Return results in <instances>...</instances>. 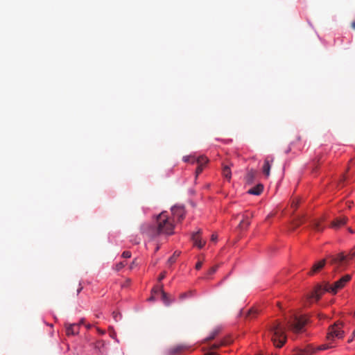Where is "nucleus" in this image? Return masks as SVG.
Wrapping results in <instances>:
<instances>
[{
	"instance_id": "ea45409f",
	"label": "nucleus",
	"mask_w": 355,
	"mask_h": 355,
	"mask_svg": "<svg viewBox=\"0 0 355 355\" xmlns=\"http://www.w3.org/2000/svg\"><path fill=\"white\" fill-rule=\"evenodd\" d=\"M297 206V202H293V204H292V207H295L296 208Z\"/></svg>"
},
{
	"instance_id": "f257e3e1",
	"label": "nucleus",
	"mask_w": 355,
	"mask_h": 355,
	"mask_svg": "<svg viewBox=\"0 0 355 355\" xmlns=\"http://www.w3.org/2000/svg\"><path fill=\"white\" fill-rule=\"evenodd\" d=\"M166 211H162L157 217L155 224L144 225L141 227L142 234L153 239L160 234L172 235L175 225Z\"/></svg>"
},
{
	"instance_id": "c03bdc74",
	"label": "nucleus",
	"mask_w": 355,
	"mask_h": 355,
	"mask_svg": "<svg viewBox=\"0 0 355 355\" xmlns=\"http://www.w3.org/2000/svg\"><path fill=\"white\" fill-rule=\"evenodd\" d=\"M349 232H350L351 233H354V232H353V230H352L349 229Z\"/></svg>"
},
{
	"instance_id": "0eeeda50",
	"label": "nucleus",
	"mask_w": 355,
	"mask_h": 355,
	"mask_svg": "<svg viewBox=\"0 0 355 355\" xmlns=\"http://www.w3.org/2000/svg\"><path fill=\"white\" fill-rule=\"evenodd\" d=\"M331 347H334V346L331 345L330 343L327 344L321 345L317 348H314L313 347L311 346H308L306 348L302 350L300 352L299 355H312L313 354L315 353L318 351L325 350L330 349Z\"/></svg>"
},
{
	"instance_id": "c9c22d12",
	"label": "nucleus",
	"mask_w": 355,
	"mask_h": 355,
	"mask_svg": "<svg viewBox=\"0 0 355 355\" xmlns=\"http://www.w3.org/2000/svg\"><path fill=\"white\" fill-rule=\"evenodd\" d=\"M205 355H218L217 353L216 352H207L205 354Z\"/></svg>"
},
{
	"instance_id": "cd10ccee",
	"label": "nucleus",
	"mask_w": 355,
	"mask_h": 355,
	"mask_svg": "<svg viewBox=\"0 0 355 355\" xmlns=\"http://www.w3.org/2000/svg\"><path fill=\"white\" fill-rule=\"evenodd\" d=\"M123 258H130L131 257V252L129 251H124L122 254Z\"/></svg>"
},
{
	"instance_id": "49530a36",
	"label": "nucleus",
	"mask_w": 355,
	"mask_h": 355,
	"mask_svg": "<svg viewBox=\"0 0 355 355\" xmlns=\"http://www.w3.org/2000/svg\"><path fill=\"white\" fill-rule=\"evenodd\" d=\"M159 248L157 246V247L156 248V251H157V250H159Z\"/></svg>"
},
{
	"instance_id": "393cba45",
	"label": "nucleus",
	"mask_w": 355,
	"mask_h": 355,
	"mask_svg": "<svg viewBox=\"0 0 355 355\" xmlns=\"http://www.w3.org/2000/svg\"><path fill=\"white\" fill-rule=\"evenodd\" d=\"M196 159L197 158H195L193 156H185V157H183V160L185 162H191L192 164L196 163Z\"/></svg>"
},
{
	"instance_id": "58836bf2",
	"label": "nucleus",
	"mask_w": 355,
	"mask_h": 355,
	"mask_svg": "<svg viewBox=\"0 0 355 355\" xmlns=\"http://www.w3.org/2000/svg\"><path fill=\"white\" fill-rule=\"evenodd\" d=\"M352 28L355 30V20L352 23Z\"/></svg>"
},
{
	"instance_id": "4468645a",
	"label": "nucleus",
	"mask_w": 355,
	"mask_h": 355,
	"mask_svg": "<svg viewBox=\"0 0 355 355\" xmlns=\"http://www.w3.org/2000/svg\"><path fill=\"white\" fill-rule=\"evenodd\" d=\"M347 218L345 216L337 218L331 223V227L338 229L347 223Z\"/></svg>"
},
{
	"instance_id": "aec40b11",
	"label": "nucleus",
	"mask_w": 355,
	"mask_h": 355,
	"mask_svg": "<svg viewBox=\"0 0 355 355\" xmlns=\"http://www.w3.org/2000/svg\"><path fill=\"white\" fill-rule=\"evenodd\" d=\"M220 331V329L219 327H217L215 329H214L211 332L210 335L205 339L206 341H209V340H214L215 338V337L219 334Z\"/></svg>"
},
{
	"instance_id": "7c9ffc66",
	"label": "nucleus",
	"mask_w": 355,
	"mask_h": 355,
	"mask_svg": "<svg viewBox=\"0 0 355 355\" xmlns=\"http://www.w3.org/2000/svg\"><path fill=\"white\" fill-rule=\"evenodd\" d=\"M166 277V272H163L160 274V275L158 277V281L161 282L163 279H164Z\"/></svg>"
},
{
	"instance_id": "2eb2a0df",
	"label": "nucleus",
	"mask_w": 355,
	"mask_h": 355,
	"mask_svg": "<svg viewBox=\"0 0 355 355\" xmlns=\"http://www.w3.org/2000/svg\"><path fill=\"white\" fill-rule=\"evenodd\" d=\"M263 187L261 184H257L256 187L250 189L248 193L252 195H260L261 192L263 191Z\"/></svg>"
},
{
	"instance_id": "72a5a7b5",
	"label": "nucleus",
	"mask_w": 355,
	"mask_h": 355,
	"mask_svg": "<svg viewBox=\"0 0 355 355\" xmlns=\"http://www.w3.org/2000/svg\"><path fill=\"white\" fill-rule=\"evenodd\" d=\"M137 264V260L136 259H134L132 261V262L131 263L130 266V269H132L134 268L135 266H136Z\"/></svg>"
},
{
	"instance_id": "a18cd8bd",
	"label": "nucleus",
	"mask_w": 355,
	"mask_h": 355,
	"mask_svg": "<svg viewBox=\"0 0 355 355\" xmlns=\"http://www.w3.org/2000/svg\"><path fill=\"white\" fill-rule=\"evenodd\" d=\"M353 336H355V329H354V331H353Z\"/></svg>"
},
{
	"instance_id": "2f4dec72",
	"label": "nucleus",
	"mask_w": 355,
	"mask_h": 355,
	"mask_svg": "<svg viewBox=\"0 0 355 355\" xmlns=\"http://www.w3.org/2000/svg\"><path fill=\"white\" fill-rule=\"evenodd\" d=\"M191 292L184 293L181 294L180 297L181 299H184V298L187 297L189 295H191Z\"/></svg>"
},
{
	"instance_id": "6e6552de",
	"label": "nucleus",
	"mask_w": 355,
	"mask_h": 355,
	"mask_svg": "<svg viewBox=\"0 0 355 355\" xmlns=\"http://www.w3.org/2000/svg\"><path fill=\"white\" fill-rule=\"evenodd\" d=\"M171 212L173 215V221L177 220V222H181L185 216V211L183 207L174 206L171 208Z\"/></svg>"
},
{
	"instance_id": "79ce46f5",
	"label": "nucleus",
	"mask_w": 355,
	"mask_h": 355,
	"mask_svg": "<svg viewBox=\"0 0 355 355\" xmlns=\"http://www.w3.org/2000/svg\"><path fill=\"white\" fill-rule=\"evenodd\" d=\"M352 340H353V338H349V339L348 340V343H351Z\"/></svg>"
},
{
	"instance_id": "c756f323",
	"label": "nucleus",
	"mask_w": 355,
	"mask_h": 355,
	"mask_svg": "<svg viewBox=\"0 0 355 355\" xmlns=\"http://www.w3.org/2000/svg\"><path fill=\"white\" fill-rule=\"evenodd\" d=\"M302 223V219H298L297 221L294 222L293 225L294 227H298Z\"/></svg>"
},
{
	"instance_id": "1a4fd4ad",
	"label": "nucleus",
	"mask_w": 355,
	"mask_h": 355,
	"mask_svg": "<svg viewBox=\"0 0 355 355\" xmlns=\"http://www.w3.org/2000/svg\"><path fill=\"white\" fill-rule=\"evenodd\" d=\"M273 162L274 157L272 156H268L264 159L263 166L262 167V171L266 177H268L270 175V168Z\"/></svg>"
},
{
	"instance_id": "f8f14e48",
	"label": "nucleus",
	"mask_w": 355,
	"mask_h": 355,
	"mask_svg": "<svg viewBox=\"0 0 355 355\" xmlns=\"http://www.w3.org/2000/svg\"><path fill=\"white\" fill-rule=\"evenodd\" d=\"M66 334L67 336H74L78 334L80 324H66Z\"/></svg>"
},
{
	"instance_id": "4be33fe9",
	"label": "nucleus",
	"mask_w": 355,
	"mask_h": 355,
	"mask_svg": "<svg viewBox=\"0 0 355 355\" xmlns=\"http://www.w3.org/2000/svg\"><path fill=\"white\" fill-rule=\"evenodd\" d=\"M258 310L256 309H250L248 313H247V317L250 318V319H252L254 318H255L257 314H258Z\"/></svg>"
},
{
	"instance_id": "a211bd4d",
	"label": "nucleus",
	"mask_w": 355,
	"mask_h": 355,
	"mask_svg": "<svg viewBox=\"0 0 355 355\" xmlns=\"http://www.w3.org/2000/svg\"><path fill=\"white\" fill-rule=\"evenodd\" d=\"M311 225L313 229L316 232H322L324 230V227L321 225L320 222L318 220H312Z\"/></svg>"
},
{
	"instance_id": "473e14b6",
	"label": "nucleus",
	"mask_w": 355,
	"mask_h": 355,
	"mask_svg": "<svg viewBox=\"0 0 355 355\" xmlns=\"http://www.w3.org/2000/svg\"><path fill=\"white\" fill-rule=\"evenodd\" d=\"M202 266V261H198L196 264V268L197 270H199L200 268H201Z\"/></svg>"
},
{
	"instance_id": "412c9836",
	"label": "nucleus",
	"mask_w": 355,
	"mask_h": 355,
	"mask_svg": "<svg viewBox=\"0 0 355 355\" xmlns=\"http://www.w3.org/2000/svg\"><path fill=\"white\" fill-rule=\"evenodd\" d=\"M180 252L175 251L173 254L168 259V263L171 265L175 262L176 259L180 256Z\"/></svg>"
},
{
	"instance_id": "f704fd0d",
	"label": "nucleus",
	"mask_w": 355,
	"mask_h": 355,
	"mask_svg": "<svg viewBox=\"0 0 355 355\" xmlns=\"http://www.w3.org/2000/svg\"><path fill=\"white\" fill-rule=\"evenodd\" d=\"M216 239H217V235H216V234H212V235H211V240L212 241H216Z\"/></svg>"
},
{
	"instance_id": "39448f33",
	"label": "nucleus",
	"mask_w": 355,
	"mask_h": 355,
	"mask_svg": "<svg viewBox=\"0 0 355 355\" xmlns=\"http://www.w3.org/2000/svg\"><path fill=\"white\" fill-rule=\"evenodd\" d=\"M343 327V324L340 322H336L331 325L327 334V340L329 342H334L336 338H343L344 337Z\"/></svg>"
},
{
	"instance_id": "423d86ee",
	"label": "nucleus",
	"mask_w": 355,
	"mask_h": 355,
	"mask_svg": "<svg viewBox=\"0 0 355 355\" xmlns=\"http://www.w3.org/2000/svg\"><path fill=\"white\" fill-rule=\"evenodd\" d=\"M307 320L304 316H294L291 320L288 321V329L294 333L300 332L305 324Z\"/></svg>"
},
{
	"instance_id": "e433bc0d",
	"label": "nucleus",
	"mask_w": 355,
	"mask_h": 355,
	"mask_svg": "<svg viewBox=\"0 0 355 355\" xmlns=\"http://www.w3.org/2000/svg\"><path fill=\"white\" fill-rule=\"evenodd\" d=\"M119 315L121 317V315L119 313H116L115 312H113V316L114 318V319L116 320V317Z\"/></svg>"
},
{
	"instance_id": "20e7f679",
	"label": "nucleus",
	"mask_w": 355,
	"mask_h": 355,
	"mask_svg": "<svg viewBox=\"0 0 355 355\" xmlns=\"http://www.w3.org/2000/svg\"><path fill=\"white\" fill-rule=\"evenodd\" d=\"M272 341L276 347L281 348L286 341V329L279 322H274L270 328Z\"/></svg>"
},
{
	"instance_id": "9b49d317",
	"label": "nucleus",
	"mask_w": 355,
	"mask_h": 355,
	"mask_svg": "<svg viewBox=\"0 0 355 355\" xmlns=\"http://www.w3.org/2000/svg\"><path fill=\"white\" fill-rule=\"evenodd\" d=\"M200 234H201V230H199L198 232L193 233V234L191 236V239H192L194 245L199 248H202L206 243L205 241H202L201 239Z\"/></svg>"
},
{
	"instance_id": "bb28decb",
	"label": "nucleus",
	"mask_w": 355,
	"mask_h": 355,
	"mask_svg": "<svg viewBox=\"0 0 355 355\" xmlns=\"http://www.w3.org/2000/svg\"><path fill=\"white\" fill-rule=\"evenodd\" d=\"M225 345V343H224L223 342H220V343H218V344H216V343H215V344H213V345L210 347V348H211V349H217V348H218L220 346H222V345Z\"/></svg>"
},
{
	"instance_id": "37998d69",
	"label": "nucleus",
	"mask_w": 355,
	"mask_h": 355,
	"mask_svg": "<svg viewBox=\"0 0 355 355\" xmlns=\"http://www.w3.org/2000/svg\"><path fill=\"white\" fill-rule=\"evenodd\" d=\"M291 150V148H288V149L286 151V153H288Z\"/></svg>"
},
{
	"instance_id": "f3484780",
	"label": "nucleus",
	"mask_w": 355,
	"mask_h": 355,
	"mask_svg": "<svg viewBox=\"0 0 355 355\" xmlns=\"http://www.w3.org/2000/svg\"><path fill=\"white\" fill-rule=\"evenodd\" d=\"M223 175L227 178L228 180L231 179L232 173L230 170V167L227 165H225L223 167Z\"/></svg>"
},
{
	"instance_id": "a878e982",
	"label": "nucleus",
	"mask_w": 355,
	"mask_h": 355,
	"mask_svg": "<svg viewBox=\"0 0 355 355\" xmlns=\"http://www.w3.org/2000/svg\"><path fill=\"white\" fill-rule=\"evenodd\" d=\"M125 266V263L124 262H119V263H117L116 265V270H120L121 269H122L124 266Z\"/></svg>"
},
{
	"instance_id": "6ab92c4d",
	"label": "nucleus",
	"mask_w": 355,
	"mask_h": 355,
	"mask_svg": "<svg viewBox=\"0 0 355 355\" xmlns=\"http://www.w3.org/2000/svg\"><path fill=\"white\" fill-rule=\"evenodd\" d=\"M160 292L162 294V300L166 306H168L171 304V301L168 299L167 293L163 290V285L161 286Z\"/></svg>"
},
{
	"instance_id": "a19ab883",
	"label": "nucleus",
	"mask_w": 355,
	"mask_h": 355,
	"mask_svg": "<svg viewBox=\"0 0 355 355\" xmlns=\"http://www.w3.org/2000/svg\"><path fill=\"white\" fill-rule=\"evenodd\" d=\"M154 300H155V299H154V297H150L149 298V300H150V301H153Z\"/></svg>"
},
{
	"instance_id": "b1692460",
	"label": "nucleus",
	"mask_w": 355,
	"mask_h": 355,
	"mask_svg": "<svg viewBox=\"0 0 355 355\" xmlns=\"http://www.w3.org/2000/svg\"><path fill=\"white\" fill-rule=\"evenodd\" d=\"M184 347L182 345L176 346L171 349V353L173 354L180 353Z\"/></svg>"
},
{
	"instance_id": "4c0bfd02",
	"label": "nucleus",
	"mask_w": 355,
	"mask_h": 355,
	"mask_svg": "<svg viewBox=\"0 0 355 355\" xmlns=\"http://www.w3.org/2000/svg\"><path fill=\"white\" fill-rule=\"evenodd\" d=\"M83 289V287L80 285L78 288L77 289V294H78Z\"/></svg>"
},
{
	"instance_id": "dca6fc26",
	"label": "nucleus",
	"mask_w": 355,
	"mask_h": 355,
	"mask_svg": "<svg viewBox=\"0 0 355 355\" xmlns=\"http://www.w3.org/2000/svg\"><path fill=\"white\" fill-rule=\"evenodd\" d=\"M250 224V222L249 220V216L248 214L243 216V219L240 222L239 224V228L240 229H244L248 227Z\"/></svg>"
},
{
	"instance_id": "5701e85b",
	"label": "nucleus",
	"mask_w": 355,
	"mask_h": 355,
	"mask_svg": "<svg viewBox=\"0 0 355 355\" xmlns=\"http://www.w3.org/2000/svg\"><path fill=\"white\" fill-rule=\"evenodd\" d=\"M256 173V171L254 170L249 171L247 174V181L252 182L253 179L255 178Z\"/></svg>"
},
{
	"instance_id": "7ed1b4c3",
	"label": "nucleus",
	"mask_w": 355,
	"mask_h": 355,
	"mask_svg": "<svg viewBox=\"0 0 355 355\" xmlns=\"http://www.w3.org/2000/svg\"><path fill=\"white\" fill-rule=\"evenodd\" d=\"M355 257V247L347 254L343 252L329 257L330 264L334 266L335 271L343 270L347 268L348 261Z\"/></svg>"
},
{
	"instance_id": "f03ea898",
	"label": "nucleus",
	"mask_w": 355,
	"mask_h": 355,
	"mask_svg": "<svg viewBox=\"0 0 355 355\" xmlns=\"http://www.w3.org/2000/svg\"><path fill=\"white\" fill-rule=\"evenodd\" d=\"M351 279L352 275H345L340 279L335 282L333 284H330L326 282L324 286L318 285L311 294L310 298H314L316 300H319L324 292H328L335 295L338 293V291L343 288L347 283L351 280Z\"/></svg>"
},
{
	"instance_id": "ddd939ff",
	"label": "nucleus",
	"mask_w": 355,
	"mask_h": 355,
	"mask_svg": "<svg viewBox=\"0 0 355 355\" xmlns=\"http://www.w3.org/2000/svg\"><path fill=\"white\" fill-rule=\"evenodd\" d=\"M325 264H326V260L325 259L320 260V261L315 263L313 266L311 270L309 271V275H313L315 273L319 272L320 270H322L324 268Z\"/></svg>"
},
{
	"instance_id": "c85d7f7f",
	"label": "nucleus",
	"mask_w": 355,
	"mask_h": 355,
	"mask_svg": "<svg viewBox=\"0 0 355 355\" xmlns=\"http://www.w3.org/2000/svg\"><path fill=\"white\" fill-rule=\"evenodd\" d=\"M217 268H218L217 266H214V267L211 268L208 271V274L212 275V274L215 273Z\"/></svg>"
},
{
	"instance_id": "9d476101",
	"label": "nucleus",
	"mask_w": 355,
	"mask_h": 355,
	"mask_svg": "<svg viewBox=\"0 0 355 355\" xmlns=\"http://www.w3.org/2000/svg\"><path fill=\"white\" fill-rule=\"evenodd\" d=\"M208 162V159L205 156H200L196 159V163L198 164V167L196 171V178L200 174L203 170L204 165Z\"/></svg>"
}]
</instances>
